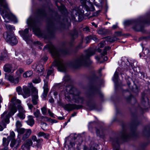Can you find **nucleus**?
<instances>
[{
    "instance_id": "nucleus-1",
    "label": "nucleus",
    "mask_w": 150,
    "mask_h": 150,
    "mask_svg": "<svg viewBox=\"0 0 150 150\" xmlns=\"http://www.w3.org/2000/svg\"><path fill=\"white\" fill-rule=\"evenodd\" d=\"M48 48L52 57L55 59L54 61L52 64L53 66H57L59 71H65L66 64L62 58L61 54H66L67 53L59 50L53 45L50 44L45 46L44 48Z\"/></svg>"
},
{
    "instance_id": "nucleus-2",
    "label": "nucleus",
    "mask_w": 150,
    "mask_h": 150,
    "mask_svg": "<svg viewBox=\"0 0 150 150\" xmlns=\"http://www.w3.org/2000/svg\"><path fill=\"white\" fill-rule=\"evenodd\" d=\"M65 96L66 100L69 102L83 104L85 100L83 97L80 95L79 92L71 85L67 87Z\"/></svg>"
},
{
    "instance_id": "nucleus-3",
    "label": "nucleus",
    "mask_w": 150,
    "mask_h": 150,
    "mask_svg": "<svg viewBox=\"0 0 150 150\" xmlns=\"http://www.w3.org/2000/svg\"><path fill=\"white\" fill-rule=\"evenodd\" d=\"M80 2L82 5L79 6L78 8L75 7L72 12L73 15H76V16L77 17L79 21H81L83 18L84 11L82 9L83 8L85 9L87 11H93L95 10L94 6L92 4H89L90 7L86 5V0H81Z\"/></svg>"
},
{
    "instance_id": "nucleus-4",
    "label": "nucleus",
    "mask_w": 150,
    "mask_h": 150,
    "mask_svg": "<svg viewBox=\"0 0 150 150\" xmlns=\"http://www.w3.org/2000/svg\"><path fill=\"white\" fill-rule=\"evenodd\" d=\"M95 52V51L93 50L89 49L86 50V56H82L77 59L72 63V66L76 68L85 65L89 61V57L94 54Z\"/></svg>"
},
{
    "instance_id": "nucleus-5",
    "label": "nucleus",
    "mask_w": 150,
    "mask_h": 150,
    "mask_svg": "<svg viewBox=\"0 0 150 150\" xmlns=\"http://www.w3.org/2000/svg\"><path fill=\"white\" fill-rule=\"evenodd\" d=\"M16 111V108L14 106L11 107L9 112L7 111H4L1 115V118L2 122L6 124L9 123L10 117L11 116L13 115Z\"/></svg>"
},
{
    "instance_id": "nucleus-6",
    "label": "nucleus",
    "mask_w": 150,
    "mask_h": 150,
    "mask_svg": "<svg viewBox=\"0 0 150 150\" xmlns=\"http://www.w3.org/2000/svg\"><path fill=\"white\" fill-rule=\"evenodd\" d=\"M5 34H4V37L7 41L8 42L12 45H16L18 43V40L16 37L13 34L10 35L7 34L6 37H5Z\"/></svg>"
},
{
    "instance_id": "nucleus-7",
    "label": "nucleus",
    "mask_w": 150,
    "mask_h": 150,
    "mask_svg": "<svg viewBox=\"0 0 150 150\" xmlns=\"http://www.w3.org/2000/svg\"><path fill=\"white\" fill-rule=\"evenodd\" d=\"M4 71L6 72H13L17 68L14 64H7L3 67Z\"/></svg>"
},
{
    "instance_id": "nucleus-8",
    "label": "nucleus",
    "mask_w": 150,
    "mask_h": 150,
    "mask_svg": "<svg viewBox=\"0 0 150 150\" xmlns=\"http://www.w3.org/2000/svg\"><path fill=\"white\" fill-rule=\"evenodd\" d=\"M82 107L81 105H77L75 104H71L68 103L65 105L66 109L68 111H71L74 109H78Z\"/></svg>"
},
{
    "instance_id": "nucleus-9",
    "label": "nucleus",
    "mask_w": 150,
    "mask_h": 150,
    "mask_svg": "<svg viewBox=\"0 0 150 150\" xmlns=\"http://www.w3.org/2000/svg\"><path fill=\"white\" fill-rule=\"evenodd\" d=\"M32 68L35 69L40 75L42 74L44 71L43 65L40 64H34L32 66Z\"/></svg>"
},
{
    "instance_id": "nucleus-10",
    "label": "nucleus",
    "mask_w": 150,
    "mask_h": 150,
    "mask_svg": "<svg viewBox=\"0 0 150 150\" xmlns=\"http://www.w3.org/2000/svg\"><path fill=\"white\" fill-rule=\"evenodd\" d=\"M28 86L32 88H31L32 91V98H38V90L35 87L33 86L32 83H28Z\"/></svg>"
},
{
    "instance_id": "nucleus-11",
    "label": "nucleus",
    "mask_w": 150,
    "mask_h": 150,
    "mask_svg": "<svg viewBox=\"0 0 150 150\" xmlns=\"http://www.w3.org/2000/svg\"><path fill=\"white\" fill-rule=\"evenodd\" d=\"M44 84L43 87V92L42 95V98L45 100L47 96V93L49 91V88H48V82L46 80H44Z\"/></svg>"
},
{
    "instance_id": "nucleus-12",
    "label": "nucleus",
    "mask_w": 150,
    "mask_h": 150,
    "mask_svg": "<svg viewBox=\"0 0 150 150\" xmlns=\"http://www.w3.org/2000/svg\"><path fill=\"white\" fill-rule=\"evenodd\" d=\"M33 144V142L31 139H29L25 142L24 143L22 146V150H29L30 147Z\"/></svg>"
},
{
    "instance_id": "nucleus-13",
    "label": "nucleus",
    "mask_w": 150,
    "mask_h": 150,
    "mask_svg": "<svg viewBox=\"0 0 150 150\" xmlns=\"http://www.w3.org/2000/svg\"><path fill=\"white\" fill-rule=\"evenodd\" d=\"M19 110V113L17 114V116L21 120L24 119L25 117V111L21 105H19L18 107Z\"/></svg>"
},
{
    "instance_id": "nucleus-14",
    "label": "nucleus",
    "mask_w": 150,
    "mask_h": 150,
    "mask_svg": "<svg viewBox=\"0 0 150 150\" xmlns=\"http://www.w3.org/2000/svg\"><path fill=\"white\" fill-rule=\"evenodd\" d=\"M22 95L25 98H27L30 96V89L26 86H24L23 87Z\"/></svg>"
},
{
    "instance_id": "nucleus-15",
    "label": "nucleus",
    "mask_w": 150,
    "mask_h": 150,
    "mask_svg": "<svg viewBox=\"0 0 150 150\" xmlns=\"http://www.w3.org/2000/svg\"><path fill=\"white\" fill-rule=\"evenodd\" d=\"M19 32L21 36L25 40L28 42V39L26 38V35L28 33V29L26 28L24 31L21 30Z\"/></svg>"
},
{
    "instance_id": "nucleus-16",
    "label": "nucleus",
    "mask_w": 150,
    "mask_h": 150,
    "mask_svg": "<svg viewBox=\"0 0 150 150\" xmlns=\"http://www.w3.org/2000/svg\"><path fill=\"white\" fill-rule=\"evenodd\" d=\"M28 20H27V23L29 25H30L31 26L33 27V31L34 33L37 35H40V33L39 28H37V27H36L35 25H34L33 26V25H32V24H31V23H29L28 22Z\"/></svg>"
},
{
    "instance_id": "nucleus-17",
    "label": "nucleus",
    "mask_w": 150,
    "mask_h": 150,
    "mask_svg": "<svg viewBox=\"0 0 150 150\" xmlns=\"http://www.w3.org/2000/svg\"><path fill=\"white\" fill-rule=\"evenodd\" d=\"M28 120L27 121V124L30 126H32L35 123V121L33 119L34 117L32 115L28 117Z\"/></svg>"
},
{
    "instance_id": "nucleus-18",
    "label": "nucleus",
    "mask_w": 150,
    "mask_h": 150,
    "mask_svg": "<svg viewBox=\"0 0 150 150\" xmlns=\"http://www.w3.org/2000/svg\"><path fill=\"white\" fill-rule=\"evenodd\" d=\"M31 133V130L30 129H27L26 130L25 134L23 135L22 138V140L25 141L29 137Z\"/></svg>"
},
{
    "instance_id": "nucleus-19",
    "label": "nucleus",
    "mask_w": 150,
    "mask_h": 150,
    "mask_svg": "<svg viewBox=\"0 0 150 150\" xmlns=\"http://www.w3.org/2000/svg\"><path fill=\"white\" fill-rule=\"evenodd\" d=\"M8 57L7 52L6 50H4L1 53V55L0 57L1 60H6Z\"/></svg>"
},
{
    "instance_id": "nucleus-20",
    "label": "nucleus",
    "mask_w": 150,
    "mask_h": 150,
    "mask_svg": "<svg viewBox=\"0 0 150 150\" xmlns=\"http://www.w3.org/2000/svg\"><path fill=\"white\" fill-rule=\"evenodd\" d=\"M19 142H17L16 141L15 139H12L10 144V146L11 147H15V149H16L19 145Z\"/></svg>"
},
{
    "instance_id": "nucleus-21",
    "label": "nucleus",
    "mask_w": 150,
    "mask_h": 150,
    "mask_svg": "<svg viewBox=\"0 0 150 150\" xmlns=\"http://www.w3.org/2000/svg\"><path fill=\"white\" fill-rule=\"evenodd\" d=\"M144 133L146 136H149L150 135V127L147 126L145 128L144 130Z\"/></svg>"
},
{
    "instance_id": "nucleus-22",
    "label": "nucleus",
    "mask_w": 150,
    "mask_h": 150,
    "mask_svg": "<svg viewBox=\"0 0 150 150\" xmlns=\"http://www.w3.org/2000/svg\"><path fill=\"white\" fill-rule=\"evenodd\" d=\"M130 136L128 134L126 131H124L122 133V138L124 140H126L130 138Z\"/></svg>"
},
{
    "instance_id": "nucleus-23",
    "label": "nucleus",
    "mask_w": 150,
    "mask_h": 150,
    "mask_svg": "<svg viewBox=\"0 0 150 150\" xmlns=\"http://www.w3.org/2000/svg\"><path fill=\"white\" fill-rule=\"evenodd\" d=\"M0 6L5 8H7L8 4L6 0H0Z\"/></svg>"
},
{
    "instance_id": "nucleus-24",
    "label": "nucleus",
    "mask_w": 150,
    "mask_h": 150,
    "mask_svg": "<svg viewBox=\"0 0 150 150\" xmlns=\"http://www.w3.org/2000/svg\"><path fill=\"white\" fill-rule=\"evenodd\" d=\"M11 101L12 103H15L16 104H18V108L19 105H21V101L18 99H17L16 97H13V98H12L11 99Z\"/></svg>"
},
{
    "instance_id": "nucleus-25",
    "label": "nucleus",
    "mask_w": 150,
    "mask_h": 150,
    "mask_svg": "<svg viewBox=\"0 0 150 150\" xmlns=\"http://www.w3.org/2000/svg\"><path fill=\"white\" fill-rule=\"evenodd\" d=\"M118 40V39L116 37H108L107 38L106 40L107 41L109 42H112Z\"/></svg>"
},
{
    "instance_id": "nucleus-26",
    "label": "nucleus",
    "mask_w": 150,
    "mask_h": 150,
    "mask_svg": "<svg viewBox=\"0 0 150 150\" xmlns=\"http://www.w3.org/2000/svg\"><path fill=\"white\" fill-rule=\"evenodd\" d=\"M5 77L6 79L12 83L14 82V78L13 76L8 75L7 74H5Z\"/></svg>"
},
{
    "instance_id": "nucleus-27",
    "label": "nucleus",
    "mask_w": 150,
    "mask_h": 150,
    "mask_svg": "<svg viewBox=\"0 0 150 150\" xmlns=\"http://www.w3.org/2000/svg\"><path fill=\"white\" fill-rule=\"evenodd\" d=\"M33 74V72L32 71H29L25 72L23 75L24 78L29 77L31 76Z\"/></svg>"
},
{
    "instance_id": "nucleus-28",
    "label": "nucleus",
    "mask_w": 150,
    "mask_h": 150,
    "mask_svg": "<svg viewBox=\"0 0 150 150\" xmlns=\"http://www.w3.org/2000/svg\"><path fill=\"white\" fill-rule=\"evenodd\" d=\"M3 146L6 147L4 148V149L6 150L7 149L6 146H8L9 141L6 138H4L3 139Z\"/></svg>"
},
{
    "instance_id": "nucleus-29",
    "label": "nucleus",
    "mask_w": 150,
    "mask_h": 150,
    "mask_svg": "<svg viewBox=\"0 0 150 150\" xmlns=\"http://www.w3.org/2000/svg\"><path fill=\"white\" fill-rule=\"evenodd\" d=\"M0 13L1 15L3 16V18L4 19L5 21L6 22H8V21H6L5 20L6 18H7L8 20H9V18L8 16V15L6 14L4 15V10H2L1 8H0Z\"/></svg>"
},
{
    "instance_id": "nucleus-30",
    "label": "nucleus",
    "mask_w": 150,
    "mask_h": 150,
    "mask_svg": "<svg viewBox=\"0 0 150 150\" xmlns=\"http://www.w3.org/2000/svg\"><path fill=\"white\" fill-rule=\"evenodd\" d=\"M27 129H25L23 128H18L16 130L20 134H22L26 132V130Z\"/></svg>"
},
{
    "instance_id": "nucleus-31",
    "label": "nucleus",
    "mask_w": 150,
    "mask_h": 150,
    "mask_svg": "<svg viewBox=\"0 0 150 150\" xmlns=\"http://www.w3.org/2000/svg\"><path fill=\"white\" fill-rule=\"evenodd\" d=\"M24 71V70L22 68L19 69L16 72L17 75L20 77L21 74Z\"/></svg>"
},
{
    "instance_id": "nucleus-32",
    "label": "nucleus",
    "mask_w": 150,
    "mask_h": 150,
    "mask_svg": "<svg viewBox=\"0 0 150 150\" xmlns=\"http://www.w3.org/2000/svg\"><path fill=\"white\" fill-rule=\"evenodd\" d=\"M37 13L38 15H43L45 13L44 11L42 9H39L37 10Z\"/></svg>"
},
{
    "instance_id": "nucleus-33",
    "label": "nucleus",
    "mask_w": 150,
    "mask_h": 150,
    "mask_svg": "<svg viewBox=\"0 0 150 150\" xmlns=\"http://www.w3.org/2000/svg\"><path fill=\"white\" fill-rule=\"evenodd\" d=\"M17 92L19 95H22V88L20 86H18L16 88Z\"/></svg>"
},
{
    "instance_id": "nucleus-34",
    "label": "nucleus",
    "mask_w": 150,
    "mask_h": 150,
    "mask_svg": "<svg viewBox=\"0 0 150 150\" xmlns=\"http://www.w3.org/2000/svg\"><path fill=\"white\" fill-rule=\"evenodd\" d=\"M41 110L42 114L44 115H47V109L46 107H43L41 108Z\"/></svg>"
},
{
    "instance_id": "nucleus-35",
    "label": "nucleus",
    "mask_w": 150,
    "mask_h": 150,
    "mask_svg": "<svg viewBox=\"0 0 150 150\" xmlns=\"http://www.w3.org/2000/svg\"><path fill=\"white\" fill-rule=\"evenodd\" d=\"M40 114V110L38 109H37L34 112V115L36 118L38 117Z\"/></svg>"
},
{
    "instance_id": "nucleus-36",
    "label": "nucleus",
    "mask_w": 150,
    "mask_h": 150,
    "mask_svg": "<svg viewBox=\"0 0 150 150\" xmlns=\"http://www.w3.org/2000/svg\"><path fill=\"white\" fill-rule=\"evenodd\" d=\"M6 124L2 122V123L0 124V131H2L4 128L6 127Z\"/></svg>"
},
{
    "instance_id": "nucleus-37",
    "label": "nucleus",
    "mask_w": 150,
    "mask_h": 150,
    "mask_svg": "<svg viewBox=\"0 0 150 150\" xmlns=\"http://www.w3.org/2000/svg\"><path fill=\"white\" fill-rule=\"evenodd\" d=\"M110 47L109 46L105 47V49L102 53V54L103 55H106L107 53V51L108 50H110Z\"/></svg>"
},
{
    "instance_id": "nucleus-38",
    "label": "nucleus",
    "mask_w": 150,
    "mask_h": 150,
    "mask_svg": "<svg viewBox=\"0 0 150 150\" xmlns=\"http://www.w3.org/2000/svg\"><path fill=\"white\" fill-rule=\"evenodd\" d=\"M40 81L41 80L39 77L34 79L33 80V82L35 83H40Z\"/></svg>"
},
{
    "instance_id": "nucleus-39",
    "label": "nucleus",
    "mask_w": 150,
    "mask_h": 150,
    "mask_svg": "<svg viewBox=\"0 0 150 150\" xmlns=\"http://www.w3.org/2000/svg\"><path fill=\"white\" fill-rule=\"evenodd\" d=\"M6 29L9 30H13L15 29V28L12 26L10 25H7L6 26Z\"/></svg>"
},
{
    "instance_id": "nucleus-40",
    "label": "nucleus",
    "mask_w": 150,
    "mask_h": 150,
    "mask_svg": "<svg viewBox=\"0 0 150 150\" xmlns=\"http://www.w3.org/2000/svg\"><path fill=\"white\" fill-rule=\"evenodd\" d=\"M22 124L21 122L19 121H17L16 123V129L18 128H20L22 126Z\"/></svg>"
},
{
    "instance_id": "nucleus-41",
    "label": "nucleus",
    "mask_w": 150,
    "mask_h": 150,
    "mask_svg": "<svg viewBox=\"0 0 150 150\" xmlns=\"http://www.w3.org/2000/svg\"><path fill=\"white\" fill-rule=\"evenodd\" d=\"M118 77V75L116 71L115 72L114 75L113 76V81L114 82L116 81L117 80Z\"/></svg>"
},
{
    "instance_id": "nucleus-42",
    "label": "nucleus",
    "mask_w": 150,
    "mask_h": 150,
    "mask_svg": "<svg viewBox=\"0 0 150 150\" xmlns=\"http://www.w3.org/2000/svg\"><path fill=\"white\" fill-rule=\"evenodd\" d=\"M105 44V41H102L98 44V46L100 48L103 47Z\"/></svg>"
},
{
    "instance_id": "nucleus-43",
    "label": "nucleus",
    "mask_w": 150,
    "mask_h": 150,
    "mask_svg": "<svg viewBox=\"0 0 150 150\" xmlns=\"http://www.w3.org/2000/svg\"><path fill=\"white\" fill-rule=\"evenodd\" d=\"M38 98H32V102L34 105H36L38 103Z\"/></svg>"
},
{
    "instance_id": "nucleus-44",
    "label": "nucleus",
    "mask_w": 150,
    "mask_h": 150,
    "mask_svg": "<svg viewBox=\"0 0 150 150\" xmlns=\"http://www.w3.org/2000/svg\"><path fill=\"white\" fill-rule=\"evenodd\" d=\"M20 77L18 76L16 77L15 79H14V82L13 83L15 84L18 83L19 81Z\"/></svg>"
},
{
    "instance_id": "nucleus-45",
    "label": "nucleus",
    "mask_w": 150,
    "mask_h": 150,
    "mask_svg": "<svg viewBox=\"0 0 150 150\" xmlns=\"http://www.w3.org/2000/svg\"><path fill=\"white\" fill-rule=\"evenodd\" d=\"M10 136L11 137V139H13L15 136V134L14 132L11 131L10 132Z\"/></svg>"
},
{
    "instance_id": "nucleus-46",
    "label": "nucleus",
    "mask_w": 150,
    "mask_h": 150,
    "mask_svg": "<svg viewBox=\"0 0 150 150\" xmlns=\"http://www.w3.org/2000/svg\"><path fill=\"white\" fill-rule=\"evenodd\" d=\"M70 79V77L69 76L67 75L65 76L63 78L64 80L65 81H68Z\"/></svg>"
},
{
    "instance_id": "nucleus-47",
    "label": "nucleus",
    "mask_w": 150,
    "mask_h": 150,
    "mask_svg": "<svg viewBox=\"0 0 150 150\" xmlns=\"http://www.w3.org/2000/svg\"><path fill=\"white\" fill-rule=\"evenodd\" d=\"M122 35L121 32L120 31H117L115 32V35L116 37L120 36Z\"/></svg>"
},
{
    "instance_id": "nucleus-48",
    "label": "nucleus",
    "mask_w": 150,
    "mask_h": 150,
    "mask_svg": "<svg viewBox=\"0 0 150 150\" xmlns=\"http://www.w3.org/2000/svg\"><path fill=\"white\" fill-rule=\"evenodd\" d=\"M45 135V133L43 132H40L38 134L37 136L39 137H40L42 136H43Z\"/></svg>"
},
{
    "instance_id": "nucleus-49",
    "label": "nucleus",
    "mask_w": 150,
    "mask_h": 150,
    "mask_svg": "<svg viewBox=\"0 0 150 150\" xmlns=\"http://www.w3.org/2000/svg\"><path fill=\"white\" fill-rule=\"evenodd\" d=\"M132 21H127L125 22V24L126 25H129L132 24Z\"/></svg>"
},
{
    "instance_id": "nucleus-50",
    "label": "nucleus",
    "mask_w": 150,
    "mask_h": 150,
    "mask_svg": "<svg viewBox=\"0 0 150 150\" xmlns=\"http://www.w3.org/2000/svg\"><path fill=\"white\" fill-rule=\"evenodd\" d=\"M69 144L71 147H73L75 145V144L74 142V140L73 139H72L70 141Z\"/></svg>"
},
{
    "instance_id": "nucleus-51",
    "label": "nucleus",
    "mask_w": 150,
    "mask_h": 150,
    "mask_svg": "<svg viewBox=\"0 0 150 150\" xmlns=\"http://www.w3.org/2000/svg\"><path fill=\"white\" fill-rule=\"evenodd\" d=\"M91 39V36H88L87 37L86 39V42L87 43H88L89 42L90 40Z\"/></svg>"
},
{
    "instance_id": "nucleus-52",
    "label": "nucleus",
    "mask_w": 150,
    "mask_h": 150,
    "mask_svg": "<svg viewBox=\"0 0 150 150\" xmlns=\"http://www.w3.org/2000/svg\"><path fill=\"white\" fill-rule=\"evenodd\" d=\"M117 146H115V145H113V150H120V148L119 145L118 144H117Z\"/></svg>"
},
{
    "instance_id": "nucleus-53",
    "label": "nucleus",
    "mask_w": 150,
    "mask_h": 150,
    "mask_svg": "<svg viewBox=\"0 0 150 150\" xmlns=\"http://www.w3.org/2000/svg\"><path fill=\"white\" fill-rule=\"evenodd\" d=\"M53 73V70L52 69H51L48 71L47 73V76H49L52 74Z\"/></svg>"
},
{
    "instance_id": "nucleus-54",
    "label": "nucleus",
    "mask_w": 150,
    "mask_h": 150,
    "mask_svg": "<svg viewBox=\"0 0 150 150\" xmlns=\"http://www.w3.org/2000/svg\"><path fill=\"white\" fill-rule=\"evenodd\" d=\"M83 30L84 31H85L86 32H88L89 31V29L88 27H86L85 28H83Z\"/></svg>"
},
{
    "instance_id": "nucleus-55",
    "label": "nucleus",
    "mask_w": 150,
    "mask_h": 150,
    "mask_svg": "<svg viewBox=\"0 0 150 150\" xmlns=\"http://www.w3.org/2000/svg\"><path fill=\"white\" fill-rule=\"evenodd\" d=\"M32 139L33 142H36L37 139V138L35 135L33 136L32 137Z\"/></svg>"
},
{
    "instance_id": "nucleus-56",
    "label": "nucleus",
    "mask_w": 150,
    "mask_h": 150,
    "mask_svg": "<svg viewBox=\"0 0 150 150\" xmlns=\"http://www.w3.org/2000/svg\"><path fill=\"white\" fill-rule=\"evenodd\" d=\"M27 105L28 106L29 108L30 109H31L33 107V105L32 104L29 103H28L27 104Z\"/></svg>"
},
{
    "instance_id": "nucleus-57",
    "label": "nucleus",
    "mask_w": 150,
    "mask_h": 150,
    "mask_svg": "<svg viewBox=\"0 0 150 150\" xmlns=\"http://www.w3.org/2000/svg\"><path fill=\"white\" fill-rule=\"evenodd\" d=\"M48 112L50 116L51 117L53 116L54 114L52 112H51L50 110V109H48Z\"/></svg>"
},
{
    "instance_id": "nucleus-58",
    "label": "nucleus",
    "mask_w": 150,
    "mask_h": 150,
    "mask_svg": "<svg viewBox=\"0 0 150 150\" xmlns=\"http://www.w3.org/2000/svg\"><path fill=\"white\" fill-rule=\"evenodd\" d=\"M100 11H101L100 10L97 11H96V12L95 13H94L93 16H97L98 14L100 12Z\"/></svg>"
},
{
    "instance_id": "nucleus-59",
    "label": "nucleus",
    "mask_w": 150,
    "mask_h": 150,
    "mask_svg": "<svg viewBox=\"0 0 150 150\" xmlns=\"http://www.w3.org/2000/svg\"><path fill=\"white\" fill-rule=\"evenodd\" d=\"M49 101L50 103H53L54 102V100L53 99V98L51 97L49 99Z\"/></svg>"
},
{
    "instance_id": "nucleus-60",
    "label": "nucleus",
    "mask_w": 150,
    "mask_h": 150,
    "mask_svg": "<svg viewBox=\"0 0 150 150\" xmlns=\"http://www.w3.org/2000/svg\"><path fill=\"white\" fill-rule=\"evenodd\" d=\"M49 136V135L48 134H45V135H44L43 137L45 139H47L48 138Z\"/></svg>"
},
{
    "instance_id": "nucleus-61",
    "label": "nucleus",
    "mask_w": 150,
    "mask_h": 150,
    "mask_svg": "<svg viewBox=\"0 0 150 150\" xmlns=\"http://www.w3.org/2000/svg\"><path fill=\"white\" fill-rule=\"evenodd\" d=\"M47 59L48 58L47 57H45L42 58V60L44 61H46Z\"/></svg>"
},
{
    "instance_id": "nucleus-62",
    "label": "nucleus",
    "mask_w": 150,
    "mask_h": 150,
    "mask_svg": "<svg viewBox=\"0 0 150 150\" xmlns=\"http://www.w3.org/2000/svg\"><path fill=\"white\" fill-rule=\"evenodd\" d=\"M139 26V25H136V26H134L133 27V28L136 31H139V29L137 28V27H138Z\"/></svg>"
},
{
    "instance_id": "nucleus-63",
    "label": "nucleus",
    "mask_w": 150,
    "mask_h": 150,
    "mask_svg": "<svg viewBox=\"0 0 150 150\" xmlns=\"http://www.w3.org/2000/svg\"><path fill=\"white\" fill-rule=\"evenodd\" d=\"M34 44L40 45L41 44V43L38 41H36L34 42Z\"/></svg>"
},
{
    "instance_id": "nucleus-64",
    "label": "nucleus",
    "mask_w": 150,
    "mask_h": 150,
    "mask_svg": "<svg viewBox=\"0 0 150 150\" xmlns=\"http://www.w3.org/2000/svg\"><path fill=\"white\" fill-rule=\"evenodd\" d=\"M42 139H37L36 142L37 143H39L40 142H42Z\"/></svg>"
}]
</instances>
